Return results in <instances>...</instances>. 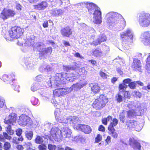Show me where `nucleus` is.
<instances>
[{"label":"nucleus","instance_id":"6e6d98bb","mask_svg":"<svg viewBox=\"0 0 150 150\" xmlns=\"http://www.w3.org/2000/svg\"><path fill=\"white\" fill-rule=\"evenodd\" d=\"M79 72H81L80 74H86L87 73V71L85 70L84 68L83 67L79 69ZM80 74H79V75Z\"/></svg>","mask_w":150,"mask_h":150},{"label":"nucleus","instance_id":"de8ad7c7","mask_svg":"<svg viewBox=\"0 0 150 150\" xmlns=\"http://www.w3.org/2000/svg\"><path fill=\"white\" fill-rule=\"evenodd\" d=\"M44 76L42 75H39L37 76L35 78L36 81L38 82H40L43 80Z\"/></svg>","mask_w":150,"mask_h":150},{"label":"nucleus","instance_id":"7ed1b4c3","mask_svg":"<svg viewBox=\"0 0 150 150\" xmlns=\"http://www.w3.org/2000/svg\"><path fill=\"white\" fill-rule=\"evenodd\" d=\"M120 37L122 41V45L125 50L129 49L133 40V33L131 29L128 28L120 33Z\"/></svg>","mask_w":150,"mask_h":150},{"label":"nucleus","instance_id":"2eb2a0df","mask_svg":"<svg viewBox=\"0 0 150 150\" xmlns=\"http://www.w3.org/2000/svg\"><path fill=\"white\" fill-rule=\"evenodd\" d=\"M78 6H81L83 7L85 6L88 10V11L90 13L92 14L95 9L98 8V7L96 4L93 3H81L78 4Z\"/></svg>","mask_w":150,"mask_h":150},{"label":"nucleus","instance_id":"0e129e2a","mask_svg":"<svg viewBox=\"0 0 150 150\" xmlns=\"http://www.w3.org/2000/svg\"><path fill=\"white\" fill-rule=\"evenodd\" d=\"M16 134L17 135H21L22 130L21 129H18L16 131Z\"/></svg>","mask_w":150,"mask_h":150},{"label":"nucleus","instance_id":"f03ea898","mask_svg":"<svg viewBox=\"0 0 150 150\" xmlns=\"http://www.w3.org/2000/svg\"><path fill=\"white\" fill-rule=\"evenodd\" d=\"M71 130L67 127H63L60 130L57 127H54L52 128L50 131H49V133L47 134H45V135L49 136L51 135L55 140L57 139H64L68 141L71 137Z\"/></svg>","mask_w":150,"mask_h":150},{"label":"nucleus","instance_id":"f3484780","mask_svg":"<svg viewBox=\"0 0 150 150\" xmlns=\"http://www.w3.org/2000/svg\"><path fill=\"white\" fill-rule=\"evenodd\" d=\"M15 14V11L13 10L4 8L2 11L1 17L4 20L7 19L9 17H13Z\"/></svg>","mask_w":150,"mask_h":150},{"label":"nucleus","instance_id":"a18cd8bd","mask_svg":"<svg viewBox=\"0 0 150 150\" xmlns=\"http://www.w3.org/2000/svg\"><path fill=\"white\" fill-rule=\"evenodd\" d=\"M136 82L135 81L131 82L128 85V86L129 88L131 89H134L136 87Z\"/></svg>","mask_w":150,"mask_h":150},{"label":"nucleus","instance_id":"680f3d73","mask_svg":"<svg viewBox=\"0 0 150 150\" xmlns=\"http://www.w3.org/2000/svg\"><path fill=\"white\" fill-rule=\"evenodd\" d=\"M146 72L150 74V64H146Z\"/></svg>","mask_w":150,"mask_h":150},{"label":"nucleus","instance_id":"c03bdc74","mask_svg":"<svg viewBox=\"0 0 150 150\" xmlns=\"http://www.w3.org/2000/svg\"><path fill=\"white\" fill-rule=\"evenodd\" d=\"M127 87V86L125 83L120 84L119 85L120 91H123L125 89H126Z\"/></svg>","mask_w":150,"mask_h":150},{"label":"nucleus","instance_id":"49530a36","mask_svg":"<svg viewBox=\"0 0 150 150\" xmlns=\"http://www.w3.org/2000/svg\"><path fill=\"white\" fill-rule=\"evenodd\" d=\"M38 148L39 150H47V146L44 144H41L38 146Z\"/></svg>","mask_w":150,"mask_h":150},{"label":"nucleus","instance_id":"ddd939ff","mask_svg":"<svg viewBox=\"0 0 150 150\" xmlns=\"http://www.w3.org/2000/svg\"><path fill=\"white\" fill-rule=\"evenodd\" d=\"M93 12V22L97 24H100L102 22L101 12L100 8H97Z\"/></svg>","mask_w":150,"mask_h":150},{"label":"nucleus","instance_id":"6ab92c4d","mask_svg":"<svg viewBox=\"0 0 150 150\" xmlns=\"http://www.w3.org/2000/svg\"><path fill=\"white\" fill-rule=\"evenodd\" d=\"M27 39L24 43L25 46L30 47L31 46L34 49H35V47L36 46V43L34 45L35 37L33 35L29 34L26 37Z\"/></svg>","mask_w":150,"mask_h":150},{"label":"nucleus","instance_id":"58836bf2","mask_svg":"<svg viewBox=\"0 0 150 150\" xmlns=\"http://www.w3.org/2000/svg\"><path fill=\"white\" fill-rule=\"evenodd\" d=\"M63 69L64 71L68 72L70 70H74L75 67L73 66H63Z\"/></svg>","mask_w":150,"mask_h":150},{"label":"nucleus","instance_id":"e433bc0d","mask_svg":"<svg viewBox=\"0 0 150 150\" xmlns=\"http://www.w3.org/2000/svg\"><path fill=\"white\" fill-rule=\"evenodd\" d=\"M25 64L28 69H33L35 68L34 65L31 62H26Z\"/></svg>","mask_w":150,"mask_h":150},{"label":"nucleus","instance_id":"72a5a7b5","mask_svg":"<svg viewBox=\"0 0 150 150\" xmlns=\"http://www.w3.org/2000/svg\"><path fill=\"white\" fill-rule=\"evenodd\" d=\"M118 120L116 118H114L112 120V122H111L108 129L114 128V127L118 123Z\"/></svg>","mask_w":150,"mask_h":150},{"label":"nucleus","instance_id":"9d476101","mask_svg":"<svg viewBox=\"0 0 150 150\" xmlns=\"http://www.w3.org/2000/svg\"><path fill=\"white\" fill-rule=\"evenodd\" d=\"M23 30L19 27H12L9 31L10 37L13 39H17L21 36L23 34Z\"/></svg>","mask_w":150,"mask_h":150},{"label":"nucleus","instance_id":"bf43d9fd","mask_svg":"<svg viewBox=\"0 0 150 150\" xmlns=\"http://www.w3.org/2000/svg\"><path fill=\"white\" fill-rule=\"evenodd\" d=\"M12 142L13 143L15 144H18L19 142L17 137H14L13 138Z\"/></svg>","mask_w":150,"mask_h":150},{"label":"nucleus","instance_id":"473e14b6","mask_svg":"<svg viewBox=\"0 0 150 150\" xmlns=\"http://www.w3.org/2000/svg\"><path fill=\"white\" fill-rule=\"evenodd\" d=\"M33 133L32 130L28 131L25 133L26 137L28 140H31L33 136Z\"/></svg>","mask_w":150,"mask_h":150},{"label":"nucleus","instance_id":"3c124183","mask_svg":"<svg viewBox=\"0 0 150 150\" xmlns=\"http://www.w3.org/2000/svg\"><path fill=\"white\" fill-rule=\"evenodd\" d=\"M125 115L122 112L120 114V121L122 123H124L125 121Z\"/></svg>","mask_w":150,"mask_h":150},{"label":"nucleus","instance_id":"b1692460","mask_svg":"<svg viewBox=\"0 0 150 150\" xmlns=\"http://www.w3.org/2000/svg\"><path fill=\"white\" fill-rule=\"evenodd\" d=\"M6 131L7 133L6 132H4V137L6 139L10 140L11 139V137L8 135V134L10 135H12L14 133V131L11 129V127L10 125H8L6 127Z\"/></svg>","mask_w":150,"mask_h":150},{"label":"nucleus","instance_id":"4c0bfd02","mask_svg":"<svg viewBox=\"0 0 150 150\" xmlns=\"http://www.w3.org/2000/svg\"><path fill=\"white\" fill-rule=\"evenodd\" d=\"M30 101L32 104L34 105H37L39 103L38 99L34 97H32L31 98Z\"/></svg>","mask_w":150,"mask_h":150},{"label":"nucleus","instance_id":"79ce46f5","mask_svg":"<svg viewBox=\"0 0 150 150\" xmlns=\"http://www.w3.org/2000/svg\"><path fill=\"white\" fill-rule=\"evenodd\" d=\"M97 39L98 41L100 42L101 43L102 42L105 41L106 39V38L105 35L101 34L99 36Z\"/></svg>","mask_w":150,"mask_h":150},{"label":"nucleus","instance_id":"2f4dec72","mask_svg":"<svg viewBox=\"0 0 150 150\" xmlns=\"http://www.w3.org/2000/svg\"><path fill=\"white\" fill-rule=\"evenodd\" d=\"M44 142L43 137L40 136H36L35 139V142L38 144H42Z\"/></svg>","mask_w":150,"mask_h":150},{"label":"nucleus","instance_id":"9b49d317","mask_svg":"<svg viewBox=\"0 0 150 150\" xmlns=\"http://www.w3.org/2000/svg\"><path fill=\"white\" fill-rule=\"evenodd\" d=\"M18 123L20 125H27L29 127L32 124V121L28 116L25 114H22L19 117Z\"/></svg>","mask_w":150,"mask_h":150},{"label":"nucleus","instance_id":"69168bd1","mask_svg":"<svg viewBox=\"0 0 150 150\" xmlns=\"http://www.w3.org/2000/svg\"><path fill=\"white\" fill-rule=\"evenodd\" d=\"M46 72H48L51 71L52 70V68L50 66V65H46L45 67Z\"/></svg>","mask_w":150,"mask_h":150},{"label":"nucleus","instance_id":"f8f14e48","mask_svg":"<svg viewBox=\"0 0 150 150\" xmlns=\"http://www.w3.org/2000/svg\"><path fill=\"white\" fill-rule=\"evenodd\" d=\"M126 125L128 129L129 130L134 129L138 132L140 131L143 127L142 125H137V122L133 120L128 121Z\"/></svg>","mask_w":150,"mask_h":150},{"label":"nucleus","instance_id":"6e6552de","mask_svg":"<svg viewBox=\"0 0 150 150\" xmlns=\"http://www.w3.org/2000/svg\"><path fill=\"white\" fill-rule=\"evenodd\" d=\"M42 87V85L40 83H34L31 85L30 89L33 92H34L37 90H40L39 91L40 94L42 97L45 98H43L44 99L47 100L48 99V98L47 92H46V89H43Z\"/></svg>","mask_w":150,"mask_h":150},{"label":"nucleus","instance_id":"f257e3e1","mask_svg":"<svg viewBox=\"0 0 150 150\" xmlns=\"http://www.w3.org/2000/svg\"><path fill=\"white\" fill-rule=\"evenodd\" d=\"M76 78L75 74L71 72V73H57L54 77V82H51L50 78L49 80L46 82L47 85L46 87H52L57 88L53 91L54 96H60L67 95L71 92L73 90L78 91L80 89L84 86L87 84L85 81H82L80 82L73 84L70 88L66 87L62 88L63 84H66L67 81L73 82Z\"/></svg>","mask_w":150,"mask_h":150},{"label":"nucleus","instance_id":"aec40b11","mask_svg":"<svg viewBox=\"0 0 150 150\" xmlns=\"http://www.w3.org/2000/svg\"><path fill=\"white\" fill-rule=\"evenodd\" d=\"M131 67L133 70L142 72V64L140 60L134 58Z\"/></svg>","mask_w":150,"mask_h":150},{"label":"nucleus","instance_id":"1a4fd4ad","mask_svg":"<svg viewBox=\"0 0 150 150\" xmlns=\"http://www.w3.org/2000/svg\"><path fill=\"white\" fill-rule=\"evenodd\" d=\"M126 25V23L123 17L117 20L109 28L110 29L114 28L117 30L120 31L123 30Z\"/></svg>","mask_w":150,"mask_h":150},{"label":"nucleus","instance_id":"774afa93","mask_svg":"<svg viewBox=\"0 0 150 150\" xmlns=\"http://www.w3.org/2000/svg\"><path fill=\"white\" fill-rule=\"evenodd\" d=\"M105 127L102 125H100L98 128V130L99 131L103 132L105 131Z\"/></svg>","mask_w":150,"mask_h":150},{"label":"nucleus","instance_id":"c756f323","mask_svg":"<svg viewBox=\"0 0 150 150\" xmlns=\"http://www.w3.org/2000/svg\"><path fill=\"white\" fill-rule=\"evenodd\" d=\"M90 86L91 87V91L94 93H98L100 89V87L96 83H92Z\"/></svg>","mask_w":150,"mask_h":150},{"label":"nucleus","instance_id":"a878e982","mask_svg":"<svg viewBox=\"0 0 150 150\" xmlns=\"http://www.w3.org/2000/svg\"><path fill=\"white\" fill-rule=\"evenodd\" d=\"M60 109L58 108L56 109L54 111V115L56 120L59 122L63 123L66 116L62 117L60 115Z\"/></svg>","mask_w":150,"mask_h":150},{"label":"nucleus","instance_id":"dca6fc26","mask_svg":"<svg viewBox=\"0 0 150 150\" xmlns=\"http://www.w3.org/2000/svg\"><path fill=\"white\" fill-rule=\"evenodd\" d=\"M141 38L145 45H150V31H146L142 33Z\"/></svg>","mask_w":150,"mask_h":150},{"label":"nucleus","instance_id":"39448f33","mask_svg":"<svg viewBox=\"0 0 150 150\" xmlns=\"http://www.w3.org/2000/svg\"><path fill=\"white\" fill-rule=\"evenodd\" d=\"M138 22L140 26L146 28L150 26V14L146 13H141L138 14Z\"/></svg>","mask_w":150,"mask_h":150},{"label":"nucleus","instance_id":"8fccbe9b","mask_svg":"<svg viewBox=\"0 0 150 150\" xmlns=\"http://www.w3.org/2000/svg\"><path fill=\"white\" fill-rule=\"evenodd\" d=\"M16 9L19 11L22 10L23 7L19 3L17 2H16Z\"/></svg>","mask_w":150,"mask_h":150},{"label":"nucleus","instance_id":"a211bd4d","mask_svg":"<svg viewBox=\"0 0 150 150\" xmlns=\"http://www.w3.org/2000/svg\"><path fill=\"white\" fill-rule=\"evenodd\" d=\"M16 114L14 113H11L6 117L4 120V122L7 124H10L12 125L15 124L16 122Z\"/></svg>","mask_w":150,"mask_h":150},{"label":"nucleus","instance_id":"338daca9","mask_svg":"<svg viewBox=\"0 0 150 150\" xmlns=\"http://www.w3.org/2000/svg\"><path fill=\"white\" fill-rule=\"evenodd\" d=\"M105 141L107 144H108L109 143L111 142V137L110 136H108L106 139L105 140Z\"/></svg>","mask_w":150,"mask_h":150},{"label":"nucleus","instance_id":"4468645a","mask_svg":"<svg viewBox=\"0 0 150 150\" xmlns=\"http://www.w3.org/2000/svg\"><path fill=\"white\" fill-rule=\"evenodd\" d=\"M15 75L13 73H12L8 75L4 74L3 76L1 79L5 82L9 83L10 85L14 86L15 84L14 82L15 81Z\"/></svg>","mask_w":150,"mask_h":150},{"label":"nucleus","instance_id":"13d9d810","mask_svg":"<svg viewBox=\"0 0 150 150\" xmlns=\"http://www.w3.org/2000/svg\"><path fill=\"white\" fill-rule=\"evenodd\" d=\"M46 65H42L39 68V70L41 72L46 71Z\"/></svg>","mask_w":150,"mask_h":150},{"label":"nucleus","instance_id":"bb28decb","mask_svg":"<svg viewBox=\"0 0 150 150\" xmlns=\"http://www.w3.org/2000/svg\"><path fill=\"white\" fill-rule=\"evenodd\" d=\"M50 13L53 16L57 17L62 16L64 13V11L61 9H54L51 10Z\"/></svg>","mask_w":150,"mask_h":150},{"label":"nucleus","instance_id":"c85d7f7f","mask_svg":"<svg viewBox=\"0 0 150 150\" xmlns=\"http://www.w3.org/2000/svg\"><path fill=\"white\" fill-rule=\"evenodd\" d=\"M92 55L96 57H100L102 55V52L100 48H97L95 50H92Z\"/></svg>","mask_w":150,"mask_h":150},{"label":"nucleus","instance_id":"0eeeda50","mask_svg":"<svg viewBox=\"0 0 150 150\" xmlns=\"http://www.w3.org/2000/svg\"><path fill=\"white\" fill-rule=\"evenodd\" d=\"M122 16L120 14L113 11L107 13L105 16L106 22L109 27L112 25L117 20L122 18Z\"/></svg>","mask_w":150,"mask_h":150},{"label":"nucleus","instance_id":"09e8293b","mask_svg":"<svg viewBox=\"0 0 150 150\" xmlns=\"http://www.w3.org/2000/svg\"><path fill=\"white\" fill-rule=\"evenodd\" d=\"M56 146L52 144H49L48 145V148L49 150H55L56 149Z\"/></svg>","mask_w":150,"mask_h":150},{"label":"nucleus","instance_id":"f704fd0d","mask_svg":"<svg viewBox=\"0 0 150 150\" xmlns=\"http://www.w3.org/2000/svg\"><path fill=\"white\" fill-rule=\"evenodd\" d=\"M127 116L130 118L135 116L136 113L135 111L133 110H130L127 112Z\"/></svg>","mask_w":150,"mask_h":150},{"label":"nucleus","instance_id":"37998d69","mask_svg":"<svg viewBox=\"0 0 150 150\" xmlns=\"http://www.w3.org/2000/svg\"><path fill=\"white\" fill-rule=\"evenodd\" d=\"M5 101L4 98L0 96V109L3 107L5 104Z\"/></svg>","mask_w":150,"mask_h":150},{"label":"nucleus","instance_id":"052dcab7","mask_svg":"<svg viewBox=\"0 0 150 150\" xmlns=\"http://www.w3.org/2000/svg\"><path fill=\"white\" fill-rule=\"evenodd\" d=\"M88 61L92 64L93 66H97V64L95 60H89Z\"/></svg>","mask_w":150,"mask_h":150},{"label":"nucleus","instance_id":"20e7f679","mask_svg":"<svg viewBox=\"0 0 150 150\" xmlns=\"http://www.w3.org/2000/svg\"><path fill=\"white\" fill-rule=\"evenodd\" d=\"M45 46V44L42 42H38L36 43L35 49L39 52L40 56L42 59L49 55L52 51V47H44Z\"/></svg>","mask_w":150,"mask_h":150},{"label":"nucleus","instance_id":"7c9ffc66","mask_svg":"<svg viewBox=\"0 0 150 150\" xmlns=\"http://www.w3.org/2000/svg\"><path fill=\"white\" fill-rule=\"evenodd\" d=\"M59 6L64 8H67L70 4L69 0H59Z\"/></svg>","mask_w":150,"mask_h":150},{"label":"nucleus","instance_id":"412c9836","mask_svg":"<svg viewBox=\"0 0 150 150\" xmlns=\"http://www.w3.org/2000/svg\"><path fill=\"white\" fill-rule=\"evenodd\" d=\"M76 128L77 130H80L86 134H89L91 132V127L86 125H78L76 126Z\"/></svg>","mask_w":150,"mask_h":150},{"label":"nucleus","instance_id":"423d86ee","mask_svg":"<svg viewBox=\"0 0 150 150\" xmlns=\"http://www.w3.org/2000/svg\"><path fill=\"white\" fill-rule=\"evenodd\" d=\"M108 102V98L103 95H101L99 98L95 100L92 106L97 110H100L105 107Z\"/></svg>","mask_w":150,"mask_h":150},{"label":"nucleus","instance_id":"5fc2aeb1","mask_svg":"<svg viewBox=\"0 0 150 150\" xmlns=\"http://www.w3.org/2000/svg\"><path fill=\"white\" fill-rule=\"evenodd\" d=\"M100 44V42L98 41L97 39L96 40L93 41L92 42L90 43V44L91 45H92L93 46H96Z\"/></svg>","mask_w":150,"mask_h":150},{"label":"nucleus","instance_id":"e2e57ef3","mask_svg":"<svg viewBox=\"0 0 150 150\" xmlns=\"http://www.w3.org/2000/svg\"><path fill=\"white\" fill-rule=\"evenodd\" d=\"M132 80L129 78L125 79L123 81L124 83H128L129 84L131 82Z\"/></svg>","mask_w":150,"mask_h":150},{"label":"nucleus","instance_id":"393cba45","mask_svg":"<svg viewBox=\"0 0 150 150\" xmlns=\"http://www.w3.org/2000/svg\"><path fill=\"white\" fill-rule=\"evenodd\" d=\"M60 33L63 37H69L72 34V31L71 28L67 26L62 28Z\"/></svg>","mask_w":150,"mask_h":150},{"label":"nucleus","instance_id":"a19ab883","mask_svg":"<svg viewBox=\"0 0 150 150\" xmlns=\"http://www.w3.org/2000/svg\"><path fill=\"white\" fill-rule=\"evenodd\" d=\"M10 143L8 142H5L3 145V148L4 150H8L11 148Z\"/></svg>","mask_w":150,"mask_h":150},{"label":"nucleus","instance_id":"603ef678","mask_svg":"<svg viewBox=\"0 0 150 150\" xmlns=\"http://www.w3.org/2000/svg\"><path fill=\"white\" fill-rule=\"evenodd\" d=\"M116 99L118 102L120 103L122 101L123 97L120 94H118L117 96H116Z\"/></svg>","mask_w":150,"mask_h":150},{"label":"nucleus","instance_id":"864d4df0","mask_svg":"<svg viewBox=\"0 0 150 150\" xmlns=\"http://www.w3.org/2000/svg\"><path fill=\"white\" fill-rule=\"evenodd\" d=\"M100 76L103 79H106L107 78V75L101 70L100 71Z\"/></svg>","mask_w":150,"mask_h":150},{"label":"nucleus","instance_id":"c9c22d12","mask_svg":"<svg viewBox=\"0 0 150 150\" xmlns=\"http://www.w3.org/2000/svg\"><path fill=\"white\" fill-rule=\"evenodd\" d=\"M42 127L44 128L45 131L47 130V129L50 130L52 127L51 124L47 122H45L44 125L42 126Z\"/></svg>","mask_w":150,"mask_h":150},{"label":"nucleus","instance_id":"cd10ccee","mask_svg":"<svg viewBox=\"0 0 150 150\" xmlns=\"http://www.w3.org/2000/svg\"><path fill=\"white\" fill-rule=\"evenodd\" d=\"M48 6V4L45 1H42L37 5H35L34 6L36 9L40 10H44Z\"/></svg>","mask_w":150,"mask_h":150},{"label":"nucleus","instance_id":"4d7b16f0","mask_svg":"<svg viewBox=\"0 0 150 150\" xmlns=\"http://www.w3.org/2000/svg\"><path fill=\"white\" fill-rule=\"evenodd\" d=\"M101 137H102L100 134H98L97 137L95 138L96 142L97 143L99 142L101 140Z\"/></svg>","mask_w":150,"mask_h":150},{"label":"nucleus","instance_id":"ea45409f","mask_svg":"<svg viewBox=\"0 0 150 150\" xmlns=\"http://www.w3.org/2000/svg\"><path fill=\"white\" fill-rule=\"evenodd\" d=\"M108 130L112 134V136L114 138H116L118 137V134L115 132V128L108 129Z\"/></svg>","mask_w":150,"mask_h":150},{"label":"nucleus","instance_id":"5701e85b","mask_svg":"<svg viewBox=\"0 0 150 150\" xmlns=\"http://www.w3.org/2000/svg\"><path fill=\"white\" fill-rule=\"evenodd\" d=\"M129 142L130 145L135 150H139L141 149V146L140 144L138 141L133 138L129 139Z\"/></svg>","mask_w":150,"mask_h":150},{"label":"nucleus","instance_id":"4be33fe9","mask_svg":"<svg viewBox=\"0 0 150 150\" xmlns=\"http://www.w3.org/2000/svg\"><path fill=\"white\" fill-rule=\"evenodd\" d=\"M79 121L80 120L76 116L66 117L63 123L66 124L69 122L70 124H75L79 123Z\"/></svg>","mask_w":150,"mask_h":150}]
</instances>
